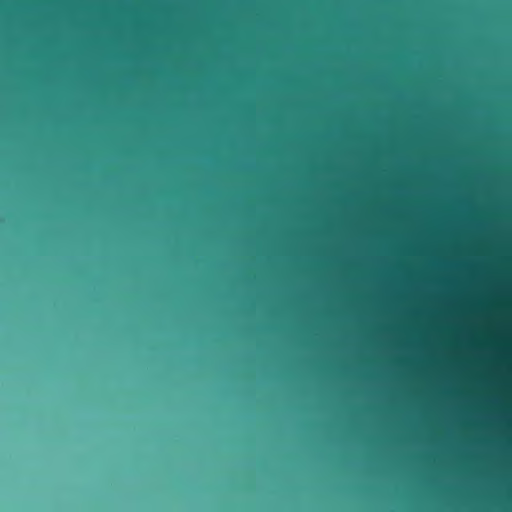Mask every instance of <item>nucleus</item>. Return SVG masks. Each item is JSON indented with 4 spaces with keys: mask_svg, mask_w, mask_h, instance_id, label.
I'll return each mask as SVG.
<instances>
[{
    "mask_svg": "<svg viewBox=\"0 0 512 512\" xmlns=\"http://www.w3.org/2000/svg\"><path fill=\"white\" fill-rule=\"evenodd\" d=\"M175 414V417H178ZM211 416H221L220 414H212ZM227 416H376V412L362 413V412H346V413H263V414H228Z\"/></svg>",
    "mask_w": 512,
    "mask_h": 512,
    "instance_id": "obj_1",
    "label": "nucleus"
},
{
    "mask_svg": "<svg viewBox=\"0 0 512 512\" xmlns=\"http://www.w3.org/2000/svg\"><path fill=\"white\" fill-rule=\"evenodd\" d=\"M429 416H512V412H429Z\"/></svg>",
    "mask_w": 512,
    "mask_h": 512,
    "instance_id": "obj_2",
    "label": "nucleus"
},
{
    "mask_svg": "<svg viewBox=\"0 0 512 512\" xmlns=\"http://www.w3.org/2000/svg\"><path fill=\"white\" fill-rule=\"evenodd\" d=\"M19 419H20V420H23L24 418H23V417H20Z\"/></svg>",
    "mask_w": 512,
    "mask_h": 512,
    "instance_id": "obj_3",
    "label": "nucleus"
}]
</instances>
